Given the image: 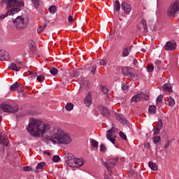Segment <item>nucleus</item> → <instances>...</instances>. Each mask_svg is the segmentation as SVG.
Instances as JSON below:
<instances>
[{
    "label": "nucleus",
    "instance_id": "bf43d9fd",
    "mask_svg": "<svg viewBox=\"0 0 179 179\" xmlns=\"http://www.w3.org/2000/svg\"><path fill=\"white\" fill-rule=\"evenodd\" d=\"M34 172L37 174L38 173V171L37 170V169L34 171Z\"/></svg>",
    "mask_w": 179,
    "mask_h": 179
},
{
    "label": "nucleus",
    "instance_id": "f8f14e48",
    "mask_svg": "<svg viewBox=\"0 0 179 179\" xmlns=\"http://www.w3.org/2000/svg\"><path fill=\"white\" fill-rule=\"evenodd\" d=\"M121 8L124 10V13H126V15H128L131 13V10H132V6H131V4L125 1L122 3Z\"/></svg>",
    "mask_w": 179,
    "mask_h": 179
},
{
    "label": "nucleus",
    "instance_id": "37998d69",
    "mask_svg": "<svg viewBox=\"0 0 179 179\" xmlns=\"http://www.w3.org/2000/svg\"><path fill=\"white\" fill-rule=\"evenodd\" d=\"M23 170L24 171H34V170H33V168L30 166H24Z\"/></svg>",
    "mask_w": 179,
    "mask_h": 179
},
{
    "label": "nucleus",
    "instance_id": "a211bd4d",
    "mask_svg": "<svg viewBox=\"0 0 179 179\" xmlns=\"http://www.w3.org/2000/svg\"><path fill=\"white\" fill-rule=\"evenodd\" d=\"M131 50H132L131 46H129V47L124 48L122 50V57H128V55H129V53L131 52Z\"/></svg>",
    "mask_w": 179,
    "mask_h": 179
},
{
    "label": "nucleus",
    "instance_id": "79ce46f5",
    "mask_svg": "<svg viewBox=\"0 0 179 179\" xmlns=\"http://www.w3.org/2000/svg\"><path fill=\"white\" fill-rule=\"evenodd\" d=\"M163 101V95L160 94L157 96L156 102L157 103H162Z\"/></svg>",
    "mask_w": 179,
    "mask_h": 179
},
{
    "label": "nucleus",
    "instance_id": "ea45409f",
    "mask_svg": "<svg viewBox=\"0 0 179 179\" xmlns=\"http://www.w3.org/2000/svg\"><path fill=\"white\" fill-rule=\"evenodd\" d=\"M160 141V136H157L152 138V142L157 143Z\"/></svg>",
    "mask_w": 179,
    "mask_h": 179
},
{
    "label": "nucleus",
    "instance_id": "09e8293b",
    "mask_svg": "<svg viewBox=\"0 0 179 179\" xmlns=\"http://www.w3.org/2000/svg\"><path fill=\"white\" fill-rule=\"evenodd\" d=\"M96 69H97V66H94L92 68V73L94 74L96 73Z\"/></svg>",
    "mask_w": 179,
    "mask_h": 179
},
{
    "label": "nucleus",
    "instance_id": "1a4fd4ad",
    "mask_svg": "<svg viewBox=\"0 0 179 179\" xmlns=\"http://www.w3.org/2000/svg\"><path fill=\"white\" fill-rule=\"evenodd\" d=\"M122 72L124 76H127V78H131V79H133L134 80H138V74L135 71V70H132L131 71L128 70V68L124 67L122 69Z\"/></svg>",
    "mask_w": 179,
    "mask_h": 179
},
{
    "label": "nucleus",
    "instance_id": "e433bc0d",
    "mask_svg": "<svg viewBox=\"0 0 179 179\" xmlns=\"http://www.w3.org/2000/svg\"><path fill=\"white\" fill-rule=\"evenodd\" d=\"M37 80H38V82H43V80H45V77L43 75H40L39 76H38L36 78Z\"/></svg>",
    "mask_w": 179,
    "mask_h": 179
},
{
    "label": "nucleus",
    "instance_id": "49530a36",
    "mask_svg": "<svg viewBox=\"0 0 179 179\" xmlns=\"http://www.w3.org/2000/svg\"><path fill=\"white\" fill-rule=\"evenodd\" d=\"M46 27H47V24H44L43 26L39 27V29H38V31L39 30L40 31H43L44 30H45Z\"/></svg>",
    "mask_w": 179,
    "mask_h": 179
},
{
    "label": "nucleus",
    "instance_id": "423d86ee",
    "mask_svg": "<svg viewBox=\"0 0 179 179\" xmlns=\"http://www.w3.org/2000/svg\"><path fill=\"white\" fill-rule=\"evenodd\" d=\"M178 12H179V2L175 1L172 3L168 8V16L174 17Z\"/></svg>",
    "mask_w": 179,
    "mask_h": 179
},
{
    "label": "nucleus",
    "instance_id": "3c124183",
    "mask_svg": "<svg viewBox=\"0 0 179 179\" xmlns=\"http://www.w3.org/2000/svg\"><path fill=\"white\" fill-rule=\"evenodd\" d=\"M68 20H69V22H70V23H72V22H73V17H72V15H69Z\"/></svg>",
    "mask_w": 179,
    "mask_h": 179
},
{
    "label": "nucleus",
    "instance_id": "680f3d73",
    "mask_svg": "<svg viewBox=\"0 0 179 179\" xmlns=\"http://www.w3.org/2000/svg\"><path fill=\"white\" fill-rule=\"evenodd\" d=\"M0 107H1V105H0Z\"/></svg>",
    "mask_w": 179,
    "mask_h": 179
},
{
    "label": "nucleus",
    "instance_id": "c85d7f7f",
    "mask_svg": "<svg viewBox=\"0 0 179 179\" xmlns=\"http://www.w3.org/2000/svg\"><path fill=\"white\" fill-rule=\"evenodd\" d=\"M16 89H17V83H13L10 87V92H15V90H16Z\"/></svg>",
    "mask_w": 179,
    "mask_h": 179
},
{
    "label": "nucleus",
    "instance_id": "5701e85b",
    "mask_svg": "<svg viewBox=\"0 0 179 179\" xmlns=\"http://www.w3.org/2000/svg\"><path fill=\"white\" fill-rule=\"evenodd\" d=\"M156 110H157L156 106L151 105L149 106L148 111L150 114H156Z\"/></svg>",
    "mask_w": 179,
    "mask_h": 179
},
{
    "label": "nucleus",
    "instance_id": "72a5a7b5",
    "mask_svg": "<svg viewBox=\"0 0 179 179\" xmlns=\"http://www.w3.org/2000/svg\"><path fill=\"white\" fill-rule=\"evenodd\" d=\"M51 75H57L58 73V69L57 68L52 67L50 71Z\"/></svg>",
    "mask_w": 179,
    "mask_h": 179
},
{
    "label": "nucleus",
    "instance_id": "bb28decb",
    "mask_svg": "<svg viewBox=\"0 0 179 179\" xmlns=\"http://www.w3.org/2000/svg\"><path fill=\"white\" fill-rule=\"evenodd\" d=\"M65 108L67 110V111H72V110H73V103H68L66 105Z\"/></svg>",
    "mask_w": 179,
    "mask_h": 179
},
{
    "label": "nucleus",
    "instance_id": "de8ad7c7",
    "mask_svg": "<svg viewBox=\"0 0 179 179\" xmlns=\"http://www.w3.org/2000/svg\"><path fill=\"white\" fill-rule=\"evenodd\" d=\"M99 64L100 65H103L104 66L107 64V62L102 59L99 61Z\"/></svg>",
    "mask_w": 179,
    "mask_h": 179
},
{
    "label": "nucleus",
    "instance_id": "a18cd8bd",
    "mask_svg": "<svg viewBox=\"0 0 179 179\" xmlns=\"http://www.w3.org/2000/svg\"><path fill=\"white\" fill-rule=\"evenodd\" d=\"M104 150H106V145H104V144H101L100 152H104Z\"/></svg>",
    "mask_w": 179,
    "mask_h": 179
},
{
    "label": "nucleus",
    "instance_id": "9b49d317",
    "mask_svg": "<svg viewBox=\"0 0 179 179\" xmlns=\"http://www.w3.org/2000/svg\"><path fill=\"white\" fill-rule=\"evenodd\" d=\"M164 48L166 51H173L177 48V43L174 41H168L165 45Z\"/></svg>",
    "mask_w": 179,
    "mask_h": 179
},
{
    "label": "nucleus",
    "instance_id": "603ef678",
    "mask_svg": "<svg viewBox=\"0 0 179 179\" xmlns=\"http://www.w3.org/2000/svg\"><path fill=\"white\" fill-rule=\"evenodd\" d=\"M155 65L157 66V68H159V65H160V64H162V61L160 60H156L155 62Z\"/></svg>",
    "mask_w": 179,
    "mask_h": 179
},
{
    "label": "nucleus",
    "instance_id": "4be33fe9",
    "mask_svg": "<svg viewBox=\"0 0 179 179\" xmlns=\"http://www.w3.org/2000/svg\"><path fill=\"white\" fill-rule=\"evenodd\" d=\"M168 103L170 107H174L176 105V101L171 96L168 97Z\"/></svg>",
    "mask_w": 179,
    "mask_h": 179
},
{
    "label": "nucleus",
    "instance_id": "864d4df0",
    "mask_svg": "<svg viewBox=\"0 0 179 179\" xmlns=\"http://www.w3.org/2000/svg\"><path fill=\"white\" fill-rule=\"evenodd\" d=\"M159 132H160V130L157 128H155L154 131V135H159Z\"/></svg>",
    "mask_w": 179,
    "mask_h": 179
},
{
    "label": "nucleus",
    "instance_id": "aec40b11",
    "mask_svg": "<svg viewBox=\"0 0 179 179\" xmlns=\"http://www.w3.org/2000/svg\"><path fill=\"white\" fill-rule=\"evenodd\" d=\"M8 143H9V140H8V137L6 136L0 137V145H3V146H8Z\"/></svg>",
    "mask_w": 179,
    "mask_h": 179
},
{
    "label": "nucleus",
    "instance_id": "0eeeda50",
    "mask_svg": "<svg viewBox=\"0 0 179 179\" xmlns=\"http://www.w3.org/2000/svg\"><path fill=\"white\" fill-rule=\"evenodd\" d=\"M116 132H118V129L115 127H112L110 129L107 131L106 134L108 141H110V142L113 145H115V138H117V136L115 135Z\"/></svg>",
    "mask_w": 179,
    "mask_h": 179
},
{
    "label": "nucleus",
    "instance_id": "8fccbe9b",
    "mask_svg": "<svg viewBox=\"0 0 179 179\" xmlns=\"http://www.w3.org/2000/svg\"><path fill=\"white\" fill-rule=\"evenodd\" d=\"M144 147L145 148V149H150V143H144Z\"/></svg>",
    "mask_w": 179,
    "mask_h": 179
},
{
    "label": "nucleus",
    "instance_id": "4c0bfd02",
    "mask_svg": "<svg viewBox=\"0 0 179 179\" xmlns=\"http://www.w3.org/2000/svg\"><path fill=\"white\" fill-rule=\"evenodd\" d=\"M119 135L122 139H123L124 141H127V135H125L124 132L120 131Z\"/></svg>",
    "mask_w": 179,
    "mask_h": 179
},
{
    "label": "nucleus",
    "instance_id": "f03ea898",
    "mask_svg": "<svg viewBox=\"0 0 179 179\" xmlns=\"http://www.w3.org/2000/svg\"><path fill=\"white\" fill-rule=\"evenodd\" d=\"M3 2L6 5L8 16L19 13L20 12V8L24 6V3L22 0H3Z\"/></svg>",
    "mask_w": 179,
    "mask_h": 179
},
{
    "label": "nucleus",
    "instance_id": "39448f33",
    "mask_svg": "<svg viewBox=\"0 0 179 179\" xmlns=\"http://www.w3.org/2000/svg\"><path fill=\"white\" fill-rule=\"evenodd\" d=\"M13 23L17 29L22 30L26 29L27 23H29V20L22 16H18L13 20Z\"/></svg>",
    "mask_w": 179,
    "mask_h": 179
},
{
    "label": "nucleus",
    "instance_id": "20e7f679",
    "mask_svg": "<svg viewBox=\"0 0 179 179\" xmlns=\"http://www.w3.org/2000/svg\"><path fill=\"white\" fill-rule=\"evenodd\" d=\"M1 110L5 113H17L19 111V106L16 103H13L12 104H8L6 102L2 103L1 105Z\"/></svg>",
    "mask_w": 179,
    "mask_h": 179
},
{
    "label": "nucleus",
    "instance_id": "c756f323",
    "mask_svg": "<svg viewBox=\"0 0 179 179\" xmlns=\"http://www.w3.org/2000/svg\"><path fill=\"white\" fill-rule=\"evenodd\" d=\"M31 2L34 3V7L36 9L40 6V0H31Z\"/></svg>",
    "mask_w": 179,
    "mask_h": 179
},
{
    "label": "nucleus",
    "instance_id": "dca6fc26",
    "mask_svg": "<svg viewBox=\"0 0 179 179\" xmlns=\"http://www.w3.org/2000/svg\"><path fill=\"white\" fill-rule=\"evenodd\" d=\"M9 59H10V56H9V53L3 50L0 61H9Z\"/></svg>",
    "mask_w": 179,
    "mask_h": 179
},
{
    "label": "nucleus",
    "instance_id": "2eb2a0df",
    "mask_svg": "<svg viewBox=\"0 0 179 179\" xmlns=\"http://www.w3.org/2000/svg\"><path fill=\"white\" fill-rule=\"evenodd\" d=\"M99 111L101 114V115H103L104 117H108L110 115V113L108 112V109L104 106H101L99 108Z\"/></svg>",
    "mask_w": 179,
    "mask_h": 179
},
{
    "label": "nucleus",
    "instance_id": "58836bf2",
    "mask_svg": "<svg viewBox=\"0 0 179 179\" xmlns=\"http://www.w3.org/2000/svg\"><path fill=\"white\" fill-rule=\"evenodd\" d=\"M29 76L31 78H36V76H37V73L34 71H29Z\"/></svg>",
    "mask_w": 179,
    "mask_h": 179
},
{
    "label": "nucleus",
    "instance_id": "393cba45",
    "mask_svg": "<svg viewBox=\"0 0 179 179\" xmlns=\"http://www.w3.org/2000/svg\"><path fill=\"white\" fill-rule=\"evenodd\" d=\"M115 9L116 12H118L121 9V4L118 0H115Z\"/></svg>",
    "mask_w": 179,
    "mask_h": 179
},
{
    "label": "nucleus",
    "instance_id": "6ab92c4d",
    "mask_svg": "<svg viewBox=\"0 0 179 179\" xmlns=\"http://www.w3.org/2000/svg\"><path fill=\"white\" fill-rule=\"evenodd\" d=\"M162 90L169 93H171V92H173V87H171V84L166 83L162 86Z\"/></svg>",
    "mask_w": 179,
    "mask_h": 179
},
{
    "label": "nucleus",
    "instance_id": "2f4dec72",
    "mask_svg": "<svg viewBox=\"0 0 179 179\" xmlns=\"http://www.w3.org/2000/svg\"><path fill=\"white\" fill-rule=\"evenodd\" d=\"M91 143L92 146H93V148H94L95 149H97V148L99 147V142L95 140H92Z\"/></svg>",
    "mask_w": 179,
    "mask_h": 179
},
{
    "label": "nucleus",
    "instance_id": "ddd939ff",
    "mask_svg": "<svg viewBox=\"0 0 179 179\" xmlns=\"http://www.w3.org/2000/svg\"><path fill=\"white\" fill-rule=\"evenodd\" d=\"M115 118L117 121H119L122 124V125H128V120L124 117V116L122 114H116Z\"/></svg>",
    "mask_w": 179,
    "mask_h": 179
},
{
    "label": "nucleus",
    "instance_id": "6e6d98bb",
    "mask_svg": "<svg viewBox=\"0 0 179 179\" xmlns=\"http://www.w3.org/2000/svg\"><path fill=\"white\" fill-rule=\"evenodd\" d=\"M122 90H127L128 89V85H124L122 86Z\"/></svg>",
    "mask_w": 179,
    "mask_h": 179
},
{
    "label": "nucleus",
    "instance_id": "a878e982",
    "mask_svg": "<svg viewBox=\"0 0 179 179\" xmlns=\"http://www.w3.org/2000/svg\"><path fill=\"white\" fill-rule=\"evenodd\" d=\"M48 10L50 13H52V15H54V13L57 12V7H55V5L50 6L48 8Z\"/></svg>",
    "mask_w": 179,
    "mask_h": 179
},
{
    "label": "nucleus",
    "instance_id": "7ed1b4c3",
    "mask_svg": "<svg viewBox=\"0 0 179 179\" xmlns=\"http://www.w3.org/2000/svg\"><path fill=\"white\" fill-rule=\"evenodd\" d=\"M65 161L66 162L69 167H82L85 164V162L82 158H75V156L72 154H68L64 157Z\"/></svg>",
    "mask_w": 179,
    "mask_h": 179
},
{
    "label": "nucleus",
    "instance_id": "052dcab7",
    "mask_svg": "<svg viewBox=\"0 0 179 179\" xmlns=\"http://www.w3.org/2000/svg\"><path fill=\"white\" fill-rule=\"evenodd\" d=\"M1 121H2V116L1 115H0V122H1Z\"/></svg>",
    "mask_w": 179,
    "mask_h": 179
},
{
    "label": "nucleus",
    "instance_id": "7c9ffc66",
    "mask_svg": "<svg viewBox=\"0 0 179 179\" xmlns=\"http://www.w3.org/2000/svg\"><path fill=\"white\" fill-rule=\"evenodd\" d=\"M44 166H45V162H40L39 164H38L36 169H38V170H41V169H43Z\"/></svg>",
    "mask_w": 179,
    "mask_h": 179
},
{
    "label": "nucleus",
    "instance_id": "9d476101",
    "mask_svg": "<svg viewBox=\"0 0 179 179\" xmlns=\"http://www.w3.org/2000/svg\"><path fill=\"white\" fill-rule=\"evenodd\" d=\"M118 161V159H110L107 162H103V166L108 170V171H111V169H113V167L115 166L117 164V162Z\"/></svg>",
    "mask_w": 179,
    "mask_h": 179
},
{
    "label": "nucleus",
    "instance_id": "4468645a",
    "mask_svg": "<svg viewBox=\"0 0 179 179\" xmlns=\"http://www.w3.org/2000/svg\"><path fill=\"white\" fill-rule=\"evenodd\" d=\"M92 92H88L87 95L85 96L84 99V103L86 107H89L90 104H92Z\"/></svg>",
    "mask_w": 179,
    "mask_h": 179
},
{
    "label": "nucleus",
    "instance_id": "c9c22d12",
    "mask_svg": "<svg viewBox=\"0 0 179 179\" xmlns=\"http://www.w3.org/2000/svg\"><path fill=\"white\" fill-rule=\"evenodd\" d=\"M155 69V66H153V64H150L148 65L147 70L148 72H153Z\"/></svg>",
    "mask_w": 179,
    "mask_h": 179
},
{
    "label": "nucleus",
    "instance_id": "6e6552de",
    "mask_svg": "<svg viewBox=\"0 0 179 179\" xmlns=\"http://www.w3.org/2000/svg\"><path fill=\"white\" fill-rule=\"evenodd\" d=\"M148 99L149 95L142 92H138L131 98V103H138V101H143V100H148Z\"/></svg>",
    "mask_w": 179,
    "mask_h": 179
},
{
    "label": "nucleus",
    "instance_id": "412c9836",
    "mask_svg": "<svg viewBox=\"0 0 179 179\" xmlns=\"http://www.w3.org/2000/svg\"><path fill=\"white\" fill-rule=\"evenodd\" d=\"M140 24H142L145 31H148V23L146 22V20L143 19L140 21Z\"/></svg>",
    "mask_w": 179,
    "mask_h": 179
},
{
    "label": "nucleus",
    "instance_id": "cd10ccee",
    "mask_svg": "<svg viewBox=\"0 0 179 179\" xmlns=\"http://www.w3.org/2000/svg\"><path fill=\"white\" fill-rule=\"evenodd\" d=\"M30 47L32 52H36V45L33 41H31L30 43Z\"/></svg>",
    "mask_w": 179,
    "mask_h": 179
},
{
    "label": "nucleus",
    "instance_id": "13d9d810",
    "mask_svg": "<svg viewBox=\"0 0 179 179\" xmlns=\"http://www.w3.org/2000/svg\"><path fill=\"white\" fill-rule=\"evenodd\" d=\"M142 52H146V50L145 48L141 49Z\"/></svg>",
    "mask_w": 179,
    "mask_h": 179
},
{
    "label": "nucleus",
    "instance_id": "4d7b16f0",
    "mask_svg": "<svg viewBox=\"0 0 179 179\" xmlns=\"http://www.w3.org/2000/svg\"><path fill=\"white\" fill-rule=\"evenodd\" d=\"M44 155H47L48 156H51V152L48 151H44Z\"/></svg>",
    "mask_w": 179,
    "mask_h": 179
},
{
    "label": "nucleus",
    "instance_id": "f257e3e1",
    "mask_svg": "<svg viewBox=\"0 0 179 179\" xmlns=\"http://www.w3.org/2000/svg\"><path fill=\"white\" fill-rule=\"evenodd\" d=\"M28 132L35 138L45 136L48 141H51L55 145H69L72 142V137L62 129H55L50 131L48 124L34 117L29 119V124L27 128Z\"/></svg>",
    "mask_w": 179,
    "mask_h": 179
},
{
    "label": "nucleus",
    "instance_id": "f3484780",
    "mask_svg": "<svg viewBox=\"0 0 179 179\" xmlns=\"http://www.w3.org/2000/svg\"><path fill=\"white\" fill-rule=\"evenodd\" d=\"M8 68L9 69H11V71H15V72H19L21 69L20 66H17L15 63L10 64Z\"/></svg>",
    "mask_w": 179,
    "mask_h": 179
},
{
    "label": "nucleus",
    "instance_id": "b1692460",
    "mask_svg": "<svg viewBox=\"0 0 179 179\" xmlns=\"http://www.w3.org/2000/svg\"><path fill=\"white\" fill-rule=\"evenodd\" d=\"M148 166L150 167V169H151V170H154V171H156V170H157V166H156V164L152 162H150L148 163Z\"/></svg>",
    "mask_w": 179,
    "mask_h": 179
},
{
    "label": "nucleus",
    "instance_id": "c03bdc74",
    "mask_svg": "<svg viewBox=\"0 0 179 179\" xmlns=\"http://www.w3.org/2000/svg\"><path fill=\"white\" fill-rule=\"evenodd\" d=\"M101 90L104 94H107V93H108V89H107V87L106 86H103Z\"/></svg>",
    "mask_w": 179,
    "mask_h": 179
},
{
    "label": "nucleus",
    "instance_id": "473e14b6",
    "mask_svg": "<svg viewBox=\"0 0 179 179\" xmlns=\"http://www.w3.org/2000/svg\"><path fill=\"white\" fill-rule=\"evenodd\" d=\"M52 162L54 163H58V162H59L61 160V158L59 157V156L58 155H55L52 159Z\"/></svg>",
    "mask_w": 179,
    "mask_h": 179
},
{
    "label": "nucleus",
    "instance_id": "f704fd0d",
    "mask_svg": "<svg viewBox=\"0 0 179 179\" xmlns=\"http://www.w3.org/2000/svg\"><path fill=\"white\" fill-rule=\"evenodd\" d=\"M157 129H162L163 128V122L162 120H159V122L157 124V126L156 127Z\"/></svg>",
    "mask_w": 179,
    "mask_h": 179
},
{
    "label": "nucleus",
    "instance_id": "a19ab883",
    "mask_svg": "<svg viewBox=\"0 0 179 179\" xmlns=\"http://www.w3.org/2000/svg\"><path fill=\"white\" fill-rule=\"evenodd\" d=\"M6 16H9V14H8V13H6V14H2L1 13H0V22L1 20H3V19H5Z\"/></svg>",
    "mask_w": 179,
    "mask_h": 179
},
{
    "label": "nucleus",
    "instance_id": "5fc2aeb1",
    "mask_svg": "<svg viewBox=\"0 0 179 179\" xmlns=\"http://www.w3.org/2000/svg\"><path fill=\"white\" fill-rule=\"evenodd\" d=\"M169 146H170V142H167L164 146V149H168Z\"/></svg>",
    "mask_w": 179,
    "mask_h": 179
}]
</instances>
